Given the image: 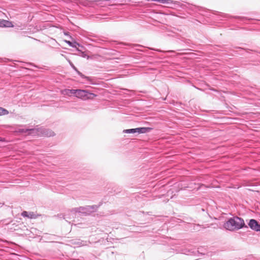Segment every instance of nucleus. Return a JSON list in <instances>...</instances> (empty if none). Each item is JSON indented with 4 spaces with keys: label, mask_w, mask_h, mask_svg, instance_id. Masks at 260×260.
<instances>
[{
    "label": "nucleus",
    "mask_w": 260,
    "mask_h": 260,
    "mask_svg": "<svg viewBox=\"0 0 260 260\" xmlns=\"http://www.w3.org/2000/svg\"><path fill=\"white\" fill-rule=\"evenodd\" d=\"M224 228L231 231H236L246 226L244 221L237 216L230 218L224 223Z\"/></svg>",
    "instance_id": "1"
},
{
    "label": "nucleus",
    "mask_w": 260,
    "mask_h": 260,
    "mask_svg": "<svg viewBox=\"0 0 260 260\" xmlns=\"http://www.w3.org/2000/svg\"><path fill=\"white\" fill-rule=\"evenodd\" d=\"M19 132H28V135H38L42 137H50L55 136V133L51 129L45 128H38L31 129H20Z\"/></svg>",
    "instance_id": "2"
},
{
    "label": "nucleus",
    "mask_w": 260,
    "mask_h": 260,
    "mask_svg": "<svg viewBox=\"0 0 260 260\" xmlns=\"http://www.w3.org/2000/svg\"><path fill=\"white\" fill-rule=\"evenodd\" d=\"M75 96L84 100L93 99L96 95L85 90L75 89Z\"/></svg>",
    "instance_id": "3"
},
{
    "label": "nucleus",
    "mask_w": 260,
    "mask_h": 260,
    "mask_svg": "<svg viewBox=\"0 0 260 260\" xmlns=\"http://www.w3.org/2000/svg\"><path fill=\"white\" fill-rule=\"evenodd\" d=\"M151 128L149 127H139L136 128L128 129L123 131L125 133H136L143 134L149 131Z\"/></svg>",
    "instance_id": "4"
},
{
    "label": "nucleus",
    "mask_w": 260,
    "mask_h": 260,
    "mask_svg": "<svg viewBox=\"0 0 260 260\" xmlns=\"http://www.w3.org/2000/svg\"><path fill=\"white\" fill-rule=\"evenodd\" d=\"M249 227L255 231H260V224L254 219H251L248 223Z\"/></svg>",
    "instance_id": "5"
},
{
    "label": "nucleus",
    "mask_w": 260,
    "mask_h": 260,
    "mask_svg": "<svg viewBox=\"0 0 260 260\" xmlns=\"http://www.w3.org/2000/svg\"><path fill=\"white\" fill-rule=\"evenodd\" d=\"M0 27H13L14 25L11 21L4 19H0Z\"/></svg>",
    "instance_id": "6"
},
{
    "label": "nucleus",
    "mask_w": 260,
    "mask_h": 260,
    "mask_svg": "<svg viewBox=\"0 0 260 260\" xmlns=\"http://www.w3.org/2000/svg\"><path fill=\"white\" fill-rule=\"evenodd\" d=\"M61 94L64 95L71 96L72 95H75V89H63L61 91Z\"/></svg>",
    "instance_id": "7"
},
{
    "label": "nucleus",
    "mask_w": 260,
    "mask_h": 260,
    "mask_svg": "<svg viewBox=\"0 0 260 260\" xmlns=\"http://www.w3.org/2000/svg\"><path fill=\"white\" fill-rule=\"evenodd\" d=\"M21 215L23 217H28L29 218H35L36 215L34 213H28L26 211H23L21 213Z\"/></svg>",
    "instance_id": "8"
},
{
    "label": "nucleus",
    "mask_w": 260,
    "mask_h": 260,
    "mask_svg": "<svg viewBox=\"0 0 260 260\" xmlns=\"http://www.w3.org/2000/svg\"><path fill=\"white\" fill-rule=\"evenodd\" d=\"M8 113L9 112L8 110L2 107H0V116L7 115Z\"/></svg>",
    "instance_id": "9"
},
{
    "label": "nucleus",
    "mask_w": 260,
    "mask_h": 260,
    "mask_svg": "<svg viewBox=\"0 0 260 260\" xmlns=\"http://www.w3.org/2000/svg\"><path fill=\"white\" fill-rule=\"evenodd\" d=\"M65 42H66L67 43H68L70 46L73 47H75V48H76L77 46H79V44L76 43V42H75L74 43H72L71 42L69 41H64Z\"/></svg>",
    "instance_id": "10"
},
{
    "label": "nucleus",
    "mask_w": 260,
    "mask_h": 260,
    "mask_svg": "<svg viewBox=\"0 0 260 260\" xmlns=\"http://www.w3.org/2000/svg\"><path fill=\"white\" fill-rule=\"evenodd\" d=\"M151 1H155L161 4H169L170 2H172L171 0H151Z\"/></svg>",
    "instance_id": "11"
}]
</instances>
